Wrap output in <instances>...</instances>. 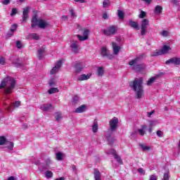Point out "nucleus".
Instances as JSON below:
<instances>
[{"label": "nucleus", "instance_id": "obj_32", "mask_svg": "<svg viewBox=\"0 0 180 180\" xmlns=\"http://www.w3.org/2000/svg\"><path fill=\"white\" fill-rule=\"evenodd\" d=\"M139 146L142 148L143 151H148L151 150V147L147 146L143 143H139Z\"/></svg>", "mask_w": 180, "mask_h": 180}, {"label": "nucleus", "instance_id": "obj_23", "mask_svg": "<svg viewBox=\"0 0 180 180\" xmlns=\"http://www.w3.org/2000/svg\"><path fill=\"white\" fill-rule=\"evenodd\" d=\"M94 179L95 180H101V172L98 169H94Z\"/></svg>", "mask_w": 180, "mask_h": 180}, {"label": "nucleus", "instance_id": "obj_61", "mask_svg": "<svg viewBox=\"0 0 180 180\" xmlns=\"http://www.w3.org/2000/svg\"><path fill=\"white\" fill-rule=\"evenodd\" d=\"M13 64H15V65L16 67H20L21 64L20 63H16L15 61L13 62Z\"/></svg>", "mask_w": 180, "mask_h": 180}, {"label": "nucleus", "instance_id": "obj_49", "mask_svg": "<svg viewBox=\"0 0 180 180\" xmlns=\"http://www.w3.org/2000/svg\"><path fill=\"white\" fill-rule=\"evenodd\" d=\"M18 13V8H14L11 10V16H14V15H16Z\"/></svg>", "mask_w": 180, "mask_h": 180}, {"label": "nucleus", "instance_id": "obj_17", "mask_svg": "<svg viewBox=\"0 0 180 180\" xmlns=\"http://www.w3.org/2000/svg\"><path fill=\"white\" fill-rule=\"evenodd\" d=\"M128 25L132 27L133 29H135V30H140V27H139V23L131 20L129 21Z\"/></svg>", "mask_w": 180, "mask_h": 180}, {"label": "nucleus", "instance_id": "obj_38", "mask_svg": "<svg viewBox=\"0 0 180 180\" xmlns=\"http://www.w3.org/2000/svg\"><path fill=\"white\" fill-rule=\"evenodd\" d=\"M45 176L46 178L50 179V178H53V173L51 171L48 170L45 172Z\"/></svg>", "mask_w": 180, "mask_h": 180}, {"label": "nucleus", "instance_id": "obj_59", "mask_svg": "<svg viewBox=\"0 0 180 180\" xmlns=\"http://www.w3.org/2000/svg\"><path fill=\"white\" fill-rule=\"evenodd\" d=\"M105 136L107 140H108V141H109V140L110 139V134H105Z\"/></svg>", "mask_w": 180, "mask_h": 180}, {"label": "nucleus", "instance_id": "obj_63", "mask_svg": "<svg viewBox=\"0 0 180 180\" xmlns=\"http://www.w3.org/2000/svg\"><path fill=\"white\" fill-rule=\"evenodd\" d=\"M66 19H68V16H65V15L62 16V20L65 21Z\"/></svg>", "mask_w": 180, "mask_h": 180}, {"label": "nucleus", "instance_id": "obj_52", "mask_svg": "<svg viewBox=\"0 0 180 180\" xmlns=\"http://www.w3.org/2000/svg\"><path fill=\"white\" fill-rule=\"evenodd\" d=\"M137 131L139 133L140 136H144V134H146V131H144V129H139Z\"/></svg>", "mask_w": 180, "mask_h": 180}, {"label": "nucleus", "instance_id": "obj_24", "mask_svg": "<svg viewBox=\"0 0 180 180\" xmlns=\"http://www.w3.org/2000/svg\"><path fill=\"white\" fill-rule=\"evenodd\" d=\"M155 15H161L162 13V6L158 5L155 7Z\"/></svg>", "mask_w": 180, "mask_h": 180}, {"label": "nucleus", "instance_id": "obj_33", "mask_svg": "<svg viewBox=\"0 0 180 180\" xmlns=\"http://www.w3.org/2000/svg\"><path fill=\"white\" fill-rule=\"evenodd\" d=\"M44 51V48H41V49L38 50V57L39 60H41V58H43Z\"/></svg>", "mask_w": 180, "mask_h": 180}, {"label": "nucleus", "instance_id": "obj_10", "mask_svg": "<svg viewBox=\"0 0 180 180\" xmlns=\"http://www.w3.org/2000/svg\"><path fill=\"white\" fill-rule=\"evenodd\" d=\"M89 34V30L86 29L83 32V37L79 34H77V38L80 41H84V40H88Z\"/></svg>", "mask_w": 180, "mask_h": 180}, {"label": "nucleus", "instance_id": "obj_56", "mask_svg": "<svg viewBox=\"0 0 180 180\" xmlns=\"http://www.w3.org/2000/svg\"><path fill=\"white\" fill-rule=\"evenodd\" d=\"M1 2L3 5H9V4H11V0H3Z\"/></svg>", "mask_w": 180, "mask_h": 180}, {"label": "nucleus", "instance_id": "obj_2", "mask_svg": "<svg viewBox=\"0 0 180 180\" xmlns=\"http://www.w3.org/2000/svg\"><path fill=\"white\" fill-rule=\"evenodd\" d=\"M144 58H146V53L139 55L135 58L129 62V65L131 67L134 71L140 72V71H143V70H145L146 68V64L141 63Z\"/></svg>", "mask_w": 180, "mask_h": 180}, {"label": "nucleus", "instance_id": "obj_12", "mask_svg": "<svg viewBox=\"0 0 180 180\" xmlns=\"http://www.w3.org/2000/svg\"><path fill=\"white\" fill-rule=\"evenodd\" d=\"M166 64H174V65H179L180 58H170L166 61Z\"/></svg>", "mask_w": 180, "mask_h": 180}, {"label": "nucleus", "instance_id": "obj_45", "mask_svg": "<svg viewBox=\"0 0 180 180\" xmlns=\"http://www.w3.org/2000/svg\"><path fill=\"white\" fill-rule=\"evenodd\" d=\"M158 122H157V121H155V120H153V121H149V126L150 127H154V126H157V124H158Z\"/></svg>", "mask_w": 180, "mask_h": 180}, {"label": "nucleus", "instance_id": "obj_1", "mask_svg": "<svg viewBox=\"0 0 180 180\" xmlns=\"http://www.w3.org/2000/svg\"><path fill=\"white\" fill-rule=\"evenodd\" d=\"M129 86L134 91L136 99H141L144 95V87H143V77L135 78L129 82Z\"/></svg>", "mask_w": 180, "mask_h": 180}, {"label": "nucleus", "instance_id": "obj_28", "mask_svg": "<svg viewBox=\"0 0 180 180\" xmlns=\"http://www.w3.org/2000/svg\"><path fill=\"white\" fill-rule=\"evenodd\" d=\"M86 106L84 105H82V106L76 108L75 112L76 113H82L83 112H85Z\"/></svg>", "mask_w": 180, "mask_h": 180}, {"label": "nucleus", "instance_id": "obj_3", "mask_svg": "<svg viewBox=\"0 0 180 180\" xmlns=\"http://www.w3.org/2000/svg\"><path fill=\"white\" fill-rule=\"evenodd\" d=\"M5 86H6L4 89L5 94L6 95L12 94V91H13L16 86V80L11 77H6L0 84V89L5 88Z\"/></svg>", "mask_w": 180, "mask_h": 180}, {"label": "nucleus", "instance_id": "obj_20", "mask_svg": "<svg viewBox=\"0 0 180 180\" xmlns=\"http://www.w3.org/2000/svg\"><path fill=\"white\" fill-rule=\"evenodd\" d=\"M169 50H171V47H169V46L164 45L160 51L162 56H164V54H167Z\"/></svg>", "mask_w": 180, "mask_h": 180}, {"label": "nucleus", "instance_id": "obj_64", "mask_svg": "<svg viewBox=\"0 0 180 180\" xmlns=\"http://www.w3.org/2000/svg\"><path fill=\"white\" fill-rule=\"evenodd\" d=\"M172 3L174 4V5H178V1L176 0H172Z\"/></svg>", "mask_w": 180, "mask_h": 180}, {"label": "nucleus", "instance_id": "obj_62", "mask_svg": "<svg viewBox=\"0 0 180 180\" xmlns=\"http://www.w3.org/2000/svg\"><path fill=\"white\" fill-rule=\"evenodd\" d=\"M153 113H154V110L150 112H148V117H151V115H153Z\"/></svg>", "mask_w": 180, "mask_h": 180}, {"label": "nucleus", "instance_id": "obj_44", "mask_svg": "<svg viewBox=\"0 0 180 180\" xmlns=\"http://www.w3.org/2000/svg\"><path fill=\"white\" fill-rule=\"evenodd\" d=\"M50 165H51V160L46 159V169H49V168L50 167Z\"/></svg>", "mask_w": 180, "mask_h": 180}, {"label": "nucleus", "instance_id": "obj_55", "mask_svg": "<svg viewBox=\"0 0 180 180\" xmlns=\"http://www.w3.org/2000/svg\"><path fill=\"white\" fill-rule=\"evenodd\" d=\"M158 177H157V176L155 174L151 175L149 179V180H158Z\"/></svg>", "mask_w": 180, "mask_h": 180}, {"label": "nucleus", "instance_id": "obj_53", "mask_svg": "<svg viewBox=\"0 0 180 180\" xmlns=\"http://www.w3.org/2000/svg\"><path fill=\"white\" fill-rule=\"evenodd\" d=\"M156 134L158 137H162L164 133L161 130H158Z\"/></svg>", "mask_w": 180, "mask_h": 180}, {"label": "nucleus", "instance_id": "obj_48", "mask_svg": "<svg viewBox=\"0 0 180 180\" xmlns=\"http://www.w3.org/2000/svg\"><path fill=\"white\" fill-rule=\"evenodd\" d=\"M137 172H139V174H140L141 175H146V172L144 171V169L143 168H139L137 169Z\"/></svg>", "mask_w": 180, "mask_h": 180}, {"label": "nucleus", "instance_id": "obj_50", "mask_svg": "<svg viewBox=\"0 0 180 180\" xmlns=\"http://www.w3.org/2000/svg\"><path fill=\"white\" fill-rule=\"evenodd\" d=\"M69 12L70 13L71 18H72L73 19H74V18H77V15H75V13L74 12V10L70 9V10H69Z\"/></svg>", "mask_w": 180, "mask_h": 180}, {"label": "nucleus", "instance_id": "obj_4", "mask_svg": "<svg viewBox=\"0 0 180 180\" xmlns=\"http://www.w3.org/2000/svg\"><path fill=\"white\" fill-rule=\"evenodd\" d=\"M102 32L105 36H112L113 34H116V33H117V27L115 25H111L105 30H102Z\"/></svg>", "mask_w": 180, "mask_h": 180}, {"label": "nucleus", "instance_id": "obj_21", "mask_svg": "<svg viewBox=\"0 0 180 180\" xmlns=\"http://www.w3.org/2000/svg\"><path fill=\"white\" fill-rule=\"evenodd\" d=\"M89 78H91V75L83 74L77 78V81H86V79H89Z\"/></svg>", "mask_w": 180, "mask_h": 180}, {"label": "nucleus", "instance_id": "obj_16", "mask_svg": "<svg viewBox=\"0 0 180 180\" xmlns=\"http://www.w3.org/2000/svg\"><path fill=\"white\" fill-rule=\"evenodd\" d=\"M70 47L74 53H78V42L77 41H72Z\"/></svg>", "mask_w": 180, "mask_h": 180}, {"label": "nucleus", "instance_id": "obj_31", "mask_svg": "<svg viewBox=\"0 0 180 180\" xmlns=\"http://www.w3.org/2000/svg\"><path fill=\"white\" fill-rule=\"evenodd\" d=\"M28 38L34 39V40H39V39H40V37H39V34L36 33H32L29 34Z\"/></svg>", "mask_w": 180, "mask_h": 180}, {"label": "nucleus", "instance_id": "obj_7", "mask_svg": "<svg viewBox=\"0 0 180 180\" xmlns=\"http://www.w3.org/2000/svg\"><path fill=\"white\" fill-rule=\"evenodd\" d=\"M61 65H63V60H59L55 65V67L52 68L51 70V74L53 75L54 74H57L58 72V70L61 68Z\"/></svg>", "mask_w": 180, "mask_h": 180}, {"label": "nucleus", "instance_id": "obj_18", "mask_svg": "<svg viewBox=\"0 0 180 180\" xmlns=\"http://www.w3.org/2000/svg\"><path fill=\"white\" fill-rule=\"evenodd\" d=\"M53 108V105L51 104H43L41 105L40 109L43 112H47Z\"/></svg>", "mask_w": 180, "mask_h": 180}, {"label": "nucleus", "instance_id": "obj_9", "mask_svg": "<svg viewBox=\"0 0 180 180\" xmlns=\"http://www.w3.org/2000/svg\"><path fill=\"white\" fill-rule=\"evenodd\" d=\"M101 53L103 57H108V58H109L110 60H112V58H113V55L110 54L109 50H108L106 47L101 48Z\"/></svg>", "mask_w": 180, "mask_h": 180}, {"label": "nucleus", "instance_id": "obj_51", "mask_svg": "<svg viewBox=\"0 0 180 180\" xmlns=\"http://www.w3.org/2000/svg\"><path fill=\"white\" fill-rule=\"evenodd\" d=\"M162 180H169V174H168V172L164 174Z\"/></svg>", "mask_w": 180, "mask_h": 180}, {"label": "nucleus", "instance_id": "obj_8", "mask_svg": "<svg viewBox=\"0 0 180 180\" xmlns=\"http://www.w3.org/2000/svg\"><path fill=\"white\" fill-rule=\"evenodd\" d=\"M110 154H112L115 160H116L117 162H118V164L120 165H123V160H122V158L119 155H117V153H116V150L115 149L110 150Z\"/></svg>", "mask_w": 180, "mask_h": 180}, {"label": "nucleus", "instance_id": "obj_25", "mask_svg": "<svg viewBox=\"0 0 180 180\" xmlns=\"http://www.w3.org/2000/svg\"><path fill=\"white\" fill-rule=\"evenodd\" d=\"M18 27V25H16V24H13L12 26H11V29H10V32H11V33H8L7 34H8V36H9V37H11V36H13V33H15V31L16 30V28Z\"/></svg>", "mask_w": 180, "mask_h": 180}, {"label": "nucleus", "instance_id": "obj_54", "mask_svg": "<svg viewBox=\"0 0 180 180\" xmlns=\"http://www.w3.org/2000/svg\"><path fill=\"white\" fill-rule=\"evenodd\" d=\"M16 47L17 49H20L22 47V42L20 41H16Z\"/></svg>", "mask_w": 180, "mask_h": 180}, {"label": "nucleus", "instance_id": "obj_37", "mask_svg": "<svg viewBox=\"0 0 180 180\" xmlns=\"http://www.w3.org/2000/svg\"><path fill=\"white\" fill-rule=\"evenodd\" d=\"M8 146H6V148H8V151H13V142L8 141Z\"/></svg>", "mask_w": 180, "mask_h": 180}, {"label": "nucleus", "instance_id": "obj_41", "mask_svg": "<svg viewBox=\"0 0 180 180\" xmlns=\"http://www.w3.org/2000/svg\"><path fill=\"white\" fill-rule=\"evenodd\" d=\"M57 81H56V79L52 78L49 80V86H54V85H56Z\"/></svg>", "mask_w": 180, "mask_h": 180}, {"label": "nucleus", "instance_id": "obj_13", "mask_svg": "<svg viewBox=\"0 0 180 180\" xmlns=\"http://www.w3.org/2000/svg\"><path fill=\"white\" fill-rule=\"evenodd\" d=\"M112 46L113 54H115V56H117V54L120 53V49H121L120 46L117 45L116 42H112Z\"/></svg>", "mask_w": 180, "mask_h": 180}, {"label": "nucleus", "instance_id": "obj_11", "mask_svg": "<svg viewBox=\"0 0 180 180\" xmlns=\"http://www.w3.org/2000/svg\"><path fill=\"white\" fill-rule=\"evenodd\" d=\"M73 68L75 69V72L76 74H79L81 71H82L84 68V65H82V63H77L74 66Z\"/></svg>", "mask_w": 180, "mask_h": 180}, {"label": "nucleus", "instance_id": "obj_15", "mask_svg": "<svg viewBox=\"0 0 180 180\" xmlns=\"http://www.w3.org/2000/svg\"><path fill=\"white\" fill-rule=\"evenodd\" d=\"M20 106V101H15V103H12L10 106L7 107L6 109L7 112H12L13 108H19Z\"/></svg>", "mask_w": 180, "mask_h": 180}, {"label": "nucleus", "instance_id": "obj_30", "mask_svg": "<svg viewBox=\"0 0 180 180\" xmlns=\"http://www.w3.org/2000/svg\"><path fill=\"white\" fill-rule=\"evenodd\" d=\"M8 143H9V141L5 136H0V146L8 144Z\"/></svg>", "mask_w": 180, "mask_h": 180}, {"label": "nucleus", "instance_id": "obj_36", "mask_svg": "<svg viewBox=\"0 0 180 180\" xmlns=\"http://www.w3.org/2000/svg\"><path fill=\"white\" fill-rule=\"evenodd\" d=\"M146 17H147V13L143 11V10H141V13L139 15V18L140 19H145L144 18H146Z\"/></svg>", "mask_w": 180, "mask_h": 180}, {"label": "nucleus", "instance_id": "obj_57", "mask_svg": "<svg viewBox=\"0 0 180 180\" xmlns=\"http://www.w3.org/2000/svg\"><path fill=\"white\" fill-rule=\"evenodd\" d=\"M0 64H1V65H5V58L0 57Z\"/></svg>", "mask_w": 180, "mask_h": 180}, {"label": "nucleus", "instance_id": "obj_40", "mask_svg": "<svg viewBox=\"0 0 180 180\" xmlns=\"http://www.w3.org/2000/svg\"><path fill=\"white\" fill-rule=\"evenodd\" d=\"M49 94L50 95H51L52 94H56V92H58V89L57 88H51L49 90Z\"/></svg>", "mask_w": 180, "mask_h": 180}, {"label": "nucleus", "instance_id": "obj_42", "mask_svg": "<svg viewBox=\"0 0 180 180\" xmlns=\"http://www.w3.org/2000/svg\"><path fill=\"white\" fill-rule=\"evenodd\" d=\"M103 8H108L110 6V1L109 0H104L103 3Z\"/></svg>", "mask_w": 180, "mask_h": 180}, {"label": "nucleus", "instance_id": "obj_39", "mask_svg": "<svg viewBox=\"0 0 180 180\" xmlns=\"http://www.w3.org/2000/svg\"><path fill=\"white\" fill-rule=\"evenodd\" d=\"M157 79V77H151L150 79L148 80L147 85L150 86Z\"/></svg>", "mask_w": 180, "mask_h": 180}, {"label": "nucleus", "instance_id": "obj_34", "mask_svg": "<svg viewBox=\"0 0 180 180\" xmlns=\"http://www.w3.org/2000/svg\"><path fill=\"white\" fill-rule=\"evenodd\" d=\"M105 73V70H103V68L99 67L97 70L98 77H102Z\"/></svg>", "mask_w": 180, "mask_h": 180}, {"label": "nucleus", "instance_id": "obj_6", "mask_svg": "<svg viewBox=\"0 0 180 180\" xmlns=\"http://www.w3.org/2000/svg\"><path fill=\"white\" fill-rule=\"evenodd\" d=\"M110 127L111 131H115L117 129V124L119 123V120L117 117H115L109 122Z\"/></svg>", "mask_w": 180, "mask_h": 180}, {"label": "nucleus", "instance_id": "obj_5", "mask_svg": "<svg viewBox=\"0 0 180 180\" xmlns=\"http://www.w3.org/2000/svg\"><path fill=\"white\" fill-rule=\"evenodd\" d=\"M150 24V21L147 18H143L141 23V36H145L147 33V27H148V25Z\"/></svg>", "mask_w": 180, "mask_h": 180}, {"label": "nucleus", "instance_id": "obj_26", "mask_svg": "<svg viewBox=\"0 0 180 180\" xmlns=\"http://www.w3.org/2000/svg\"><path fill=\"white\" fill-rule=\"evenodd\" d=\"M64 153H61V152H58L56 153V160L58 161H63V160H64Z\"/></svg>", "mask_w": 180, "mask_h": 180}, {"label": "nucleus", "instance_id": "obj_46", "mask_svg": "<svg viewBox=\"0 0 180 180\" xmlns=\"http://www.w3.org/2000/svg\"><path fill=\"white\" fill-rule=\"evenodd\" d=\"M78 101H79V97H78V96H75L72 98V103L75 105V103H78Z\"/></svg>", "mask_w": 180, "mask_h": 180}, {"label": "nucleus", "instance_id": "obj_47", "mask_svg": "<svg viewBox=\"0 0 180 180\" xmlns=\"http://www.w3.org/2000/svg\"><path fill=\"white\" fill-rule=\"evenodd\" d=\"M161 36H163V37H167L168 36H169V33L168 32V31L167 30H163L161 33H160Z\"/></svg>", "mask_w": 180, "mask_h": 180}, {"label": "nucleus", "instance_id": "obj_43", "mask_svg": "<svg viewBox=\"0 0 180 180\" xmlns=\"http://www.w3.org/2000/svg\"><path fill=\"white\" fill-rule=\"evenodd\" d=\"M62 116H63V114H61V112H56L55 114L56 120H57V122H58V120H60V119H61Z\"/></svg>", "mask_w": 180, "mask_h": 180}, {"label": "nucleus", "instance_id": "obj_22", "mask_svg": "<svg viewBox=\"0 0 180 180\" xmlns=\"http://www.w3.org/2000/svg\"><path fill=\"white\" fill-rule=\"evenodd\" d=\"M32 23L31 24V27L33 29V27H36L39 23V20L37 19V15H34L32 17Z\"/></svg>", "mask_w": 180, "mask_h": 180}, {"label": "nucleus", "instance_id": "obj_14", "mask_svg": "<svg viewBox=\"0 0 180 180\" xmlns=\"http://www.w3.org/2000/svg\"><path fill=\"white\" fill-rule=\"evenodd\" d=\"M29 19V7L23 8L22 22H26Z\"/></svg>", "mask_w": 180, "mask_h": 180}, {"label": "nucleus", "instance_id": "obj_60", "mask_svg": "<svg viewBox=\"0 0 180 180\" xmlns=\"http://www.w3.org/2000/svg\"><path fill=\"white\" fill-rule=\"evenodd\" d=\"M75 2H80V4H85V0H75Z\"/></svg>", "mask_w": 180, "mask_h": 180}, {"label": "nucleus", "instance_id": "obj_19", "mask_svg": "<svg viewBox=\"0 0 180 180\" xmlns=\"http://www.w3.org/2000/svg\"><path fill=\"white\" fill-rule=\"evenodd\" d=\"M37 25L39 26V27H40V29H46V27L49 26V24L46 21H44V20H39Z\"/></svg>", "mask_w": 180, "mask_h": 180}, {"label": "nucleus", "instance_id": "obj_29", "mask_svg": "<svg viewBox=\"0 0 180 180\" xmlns=\"http://www.w3.org/2000/svg\"><path fill=\"white\" fill-rule=\"evenodd\" d=\"M158 56H162L161 51L158 49H156L150 53V57H158Z\"/></svg>", "mask_w": 180, "mask_h": 180}, {"label": "nucleus", "instance_id": "obj_58", "mask_svg": "<svg viewBox=\"0 0 180 180\" xmlns=\"http://www.w3.org/2000/svg\"><path fill=\"white\" fill-rule=\"evenodd\" d=\"M103 18H104V19H108V18L107 13H105L103 14Z\"/></svg>", "mask_w": 180, "mask_h": 180}, {"label": "nucleus", "instance_id": "obj_35", "mask_svg": "<svg viewBox=\"0 0 180 180\" xmlns=\"http://www.w3.org/2000/svg\"><path fill=\"white\" fill-rule=\"evenodd\" d=\"M117 15L121 20H123L124 19V13L121 10H118Z\"/></svg>", "mask_w": 180, "mask_h": 180}, {"label": "nucleus", "instance_id": "obj_27", "mask_svg": "<svg viewBox=\"0 0 180 180\" xmlns=\"http://www.w3.org/2000/svg\"><path fill=\"white\" fill-rule=\"evenodd\" d=\"M92 130L94 133L98 132V121L94 120L93 125H92Z\"/></svg>", "mask_w": 180, "mask_h": 180}]
</instances>
